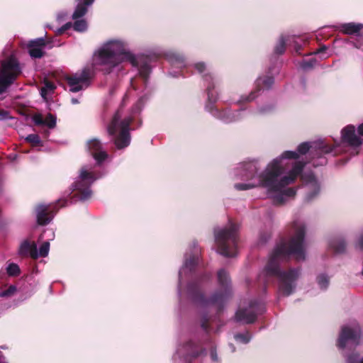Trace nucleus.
<instances>
[{
	"label": "nucleus",
	"instance_id": "28",
	"mask_svg": "<svg viewBox=\"0 0 363 363\" xmlns=\"http://www.w3.org/2000/svg\"><path fill=\"white\" fill-rule=\"evenodd\" d=\"M148 99L149 96H147V94H145L144 95L140 96L132 108L133 113H140L142 111L143 108L144 107L145 103L147 101Z\"/></svg>",
	"mask_w": 363,
	"mask_h": 363
},
{
	"label": "nucleus",
	"instance_id": "45",
	"mask_svg": "<svg viewBox=\"0 0 363 363\" xmlns=\"http://www.w3.org/2000/svg\"><path fill=\"white\" fill-rule=\"evenodd\" d=\"M67 203H68V201L67 200H64V199H60L57 201V203L60 205V207L67 206Z\"/></svg>",
	"mask_w": 363,
	"mask_h": 363
},
{
	"label": "nucleus",
	"instance_id": "23",
	"mask_svg": "<svg viewBox=\"0 0 363 363\" xmlns=\"http://www.w3.org/2000/svg\"><path fill=\"white\" fill-rule=\"evenodd\" d=\"M32 119L34 123L38 125H47L50 128H53L56 125V117L51 113H48L45 119H43L40 113L35 114Z\"/></svg>",
	"mask_w": 363,
	"mask_h": 363
},
{
	"label": "nucleus",
	"instance_id": "38",
	"mask_svg": "<svg viewBox=\"0 0 363 363\" xmlns=\"http://www.w3.org/2000/svg\"><path fill=\"white\" fill-rule=\"evenodd\" d=\"M25 140L35 145H39L41 143L40 138L37 134H30L25 138Z\"/></svg>",
	"mask_w": 363,
	"mask_h": 363
},
{
	"label": "nucleus",
	"instance_id": "1",
	"mask_svg": "<svg viewBox=\"0 0 363 363\" xmlns=\"http://www.w3.org/2000/svg\"><path fill=\"white\" fill-rule=\"evenodd\" d=\"M306 155L308 163L313 164L317 158L312 160L308 152L301 154L296 151L286 150L268 163L264 170L260 171L257 160L245 162L240 164L235 171V177L244 182L236 183L234 188L238 191H247L257 187L265 190L267 196L276 205H283L294 199L298 187L291 186L297 178L301 175L305 191L304 201L311 202L318 197L320 192V185L313 174H301L306 162L296 161L291 168L286 171L287 159H298L300 155Z\"/></svg>",
	"mask_w": 363,
	"mask_h": 363
},
{
	"label": "nucleus",
	"instance_id": "37",
	"mask_svg": "<svg viewBox=\"0 0 363 363\" xmlns=\"http://www.w3.org/2000/svg\"><path fill=\"white\" fill-rule=\"evenodd\" d=\"M16 291V286L11 285L7 289L0 292V297H11L14 295Z\"/></svg>",
	"mask_w": 363,
	"mask_h": 363
},
{
	"label": "nucleus",
	"instance_id": "20",
	"mask_svg": "<svg viewBox=\"0 0 363 363\" xmlns=\"http://www.w3.org/2000/svg\"><path fill=\"white\" fill-rule=\"evenodd\" d=\"M164 56L169 63L177 67L182 68L186 66V58L179 52L169 50L164 53Z\"/></svg>",
	"mask_w": 363,
	"mask_h": 363
},
{
	"label": "nucleus",
	"instance_id": "2",
	"mask_svg": "<svg viewBox=\"0 0 363 363\" xmlns=\"http://www.w3.org/2000/svg\"><path fill=\"white\" fill-rule=\"evenodd\" d=\"M201 264V249L196 241L191 242L179 271L178 296L180 299L186 295L196 306L201 328L208 333L213 330L212 323L216 320L213 313H220L233 295L231 279L228 272L220 269L217 272V283L219 288L208 296L204 289L211 280V275L205 272L192 279L182 290V281L185 277L196 271Z\"/></svg>",
	"mask_w": 363,
	"mask_h": 363
},
{
	"label": "nucleus",
	"instance_id": "17",
	"mask_svg": "<svg viewBox=\"0 0 363 363\" xmlns=\"http://www.w3.org/2000/svg\"><path fill=\"white\" fill-rule=\"evenodd\" d=\"M86 146L98 165H100L108 158L107 152L102 150V145L97 139L94 138L89 140Z\"/></svg>",
	"mask_w": 363,
	"mask_h": 363
},
{
	"label": "nucleus",
	"instance_id": "21",
	"mask_svg": "<svg viewBox=\"0 0 363 363\" xmlns=\"http://www.w3.org/2000/svg\"><path fill=\"white\" fill-rule=\"evenodd\" d=\"M347 243L342 237L331 238L328 242V247L335 254H343L346 252Z\"/></svg>",
	"mask_w": 363,
	"mask_h": 363
},
{
	"label": "nucleus",
	"instance_id": "13",
	"mask_svg": "<svg viewBox=\"0 0 363 363\" xmlns=\"http://www.w3.org/2000/svg\"><path fill=\"white\" fill-rule=\"evenodd\" d=\"M77 6L72 16V18L74 21V22L73 23L71 22H67L61 28H59L56 31L57 35L62 34L65 30L69 29L72 27H73L75 31L79 33L85 32L87 30V23L84 19L82 18L85 16L88 11V8L91 5L85 4L86 1L77 0Z\"/></svg>",
	"mask_w": 363,
	"mask_h": 363
},
{
	"label": "nucleus",
	"instance_id": "18",
	"mask_svg": "<svg viewBox=\"0 0 363 363\" xmlns=\"http://www.w3.org/2000/svg\"><path fill=\"white\" fill-rule=\"evenodd\" d=\"M36 220L39 225H44L48 224L53 218L51 205L38 204L35 209Z\"/></svg>",
	"mask_w": 363,
	"mask_h": 363
},
{
	"label": "nucleus",
	"instance_id": "12",
	"mask_svg": "<svg viewBox=\"0 0 363 363\" xmlns=\"http://www.w3.org/2000/svg\"><path fill=\"white\" fill-rule=\"evenodd\" d=\"M21 73L18 60L11 57L1 62L0 67V94L5 93Z\"/></svg>",
	"mask_w": 363,
	"mask_h": 363
},
{
	"label": "nucleus",
	"instance_id": "29",
	"mask_svg": "<svg viewBox=\"0 0 363 363\" xmlns=\"http://www.w3.org/2000/svg\"><path fill=\"white\" fill-rule=\"evenodd\" d=\"M258 92L259 91L255 88V90L252 91L248 95H242L236 104H242V103L253 101L258 96Z\"/></svg>",
	"mask_w": 363,
	"mask_h": 363
},
{
	"label": "nucleus",
	"instance_id": "48",
	"mask_svg": "<svg viewBox=\"0 0 363 363\" xmlns=\"http://www.w3.org/2000/svg\"><path fill=\"white\" fill-rule=\"evenodd\" d=\"M229 346L231 349V352H234L235 351V347H234V345L233 344H230Z\"/></svg>",
	"mask_w": 363,
	"mask_h": 363
},
{
	"label": "nucleus",
	"instance_id": "26",
	"mask_svg": "<svg viewBox=\"0 0 363 363\" xmlns=\"http://www.w3.org/2000/svg\"><path fill=\"white\" fill-rule=\"evenodd\" d=\"M287 40V36L283 35L280 36L274 47V52L276 54L282 55L285 52L286 43Z\"/></svg>",
	"mask_w": 363,
	"mask_h": 363
},
{
	"label": "nucleus",
	"instance_id": "15",
	"mask_svg": "<svg viewBox=\"0 0 363 363\" xmlns=\"http://www.w3.org/2000/svg\"><path fill=\"white\" fill-rule=\"evenodd\" d=\"M336 30L346 35H354L352 40H350L351 43L357 49L363 51V24L360 23H345L334 26Z\"/></svg>",
	"mask_w": 363,
	"mask_h": 363
},
{
	"label": "nucleus",
	"instance_id": "14",
	"mask_svg": "<svg viewBox=\"0 0 363 363\" xmlns=\"http://www.w3.org/2000/svg\"><path fill=\"white\" fill-rule=\"evenodd\" d=\"M264 304L262 300L251 301L247 306H240L235 315L237 322L244 324L254 323L257 315L264 312Z\"/></svg>",
	"mask_w": 363,
	"mask_h": 363
},
{
	"label": "nucleus",
	"instance_id": "8",
	"mask_svg": "<svg viewBox=\"0 0 363 363\" xmlns=\"http://www.w3.org/2000/svg\"><path fill=\"white\" fill-rule=\"evenodd\" d=\"M131 121L132 118L130 116L123 117L122 111L118 109L108 125V133L113 136L117 149H123L130 145L131 140L130 125Z\"/></svg>",
	"mask_w": 363,
	"mask_h": 363
},
{
	"label": "nucleus",
	"instance_id": "30",
	"mask_svg": "<svg viewBox=\"0 0 363 363\" xmlns=\"http://www.w3.org/2000/svg\"><path fill=\"white\" fill-rule=\"evenodd\" d=\"M55 89V86L50 82L46 81L45 82L44 86L40 89V95L44 99H46L47 96L52 93Z\"/></svg>",
	"mask_w": 363,
	"mask_h": 363
},
{
	"label": "nucleus",
	"instance_id": "10",
	"mask_svg": "<svg viewBox=\"0 0 363 363\" xmlns=\"http://www.w3.org/2000/svg\"><path fill=\"white\" fill-rule=\"evenodd\" d=\"M363 343V334L359 323L352 321L341 327L337 339V347L345 350L355 348Z\"/></svg>",
	"mask_w": 363,
	"mask_h": 363
},
{
	"label": "nucleus",
	"instance_id": "4",
	"mask_svg": "<svg viewBox=\"0 0 363 363\" xmlns=\"http://www.w3.org/2000/svg\"><path fill=\"white\" fill-rule=\"evenodd\" d=\"M94 62L101 67L105 74L118 69L123 62H129L138 71V76L130 79V86L135 91L146 87L152 72L147 60L130 50L128 41L123 38H111L104 41L94 53Z\"/></svg>",
	"mask_w": 363,
	"mask_h": 363
},
{
	"label": "nucleus",
	"instance_id": "47",
	"mask_svg": "<svg viewBox=\"0 0 363 363\" xmlns=\"http://www.w3.org/2000/svg\"><path fill=\"white\" fill-rule=\"evenodd\" d=\"M71 103H72V104H79V99H77V98H72V99H71Z\"/></svg>",
	"mask_w": 363,
	"mask_h": 363
},
{
	"label": "nucleus",
	"instance_id": "24",
	"mask_svg": "<svg viewBox=\"0 0 363 363\" xmlns=\"http://www.w3.org/2000/svg\"><path fill=\"white\" fill-rule=\"evenodd\" d=\"M274 77L271 76H260L255 81V88L260 91L261 90L269 89L274 84Z\"/></svg>",
	"mask_w": 363,
	"mask_h": 363
},
{
	"label": "nucleus",
	"instance_id": "3",
	"mask_svg": "<svg viewBox=\"0 0 363 363\" xmlns=\"http://www.w3.org/2000/svg\"><path fill=\"white\" fill-rule=\"evenodd\" d=\"M306 225L302 218L295 217L290 226V238L281 240L277 244L269 257L268 262L259 280L264 285L273 281L274 278L278 279V296H289L294 293L296 281L301 275L300 268H291L288 271L281 269V264L289 260L291 256H294L298 261L306 259L304 240Z\"/></svg>",
	"mask_w": 363,
	"mask_h": 363
},
{
	"label": "nucleus",
	"instance_id": "34",
	"mask_svg": "<svg viewBox=\"0 0 363 363\" xmlns=\"http://www.w3.org/2000/svg\"><path fill=\"white\" fill-rule=\"evenodd\" d=\"M55 238V232L52 229H46L44 230V232L40 235L39 240H43L44 239H46L45 241H50L52 240Z\"/></svg>",
	"mask_w": 363,
	"mask_h": 363
},
{
	"label": "nucleus",
	"instance_id": "27",
	"mask_svg": "<svg viewBox=\"0 0 363 363\" xmlns=\"http://www.w3.org/2000/svg\"><path fill=\"white\" fill-rule=\"evenodd\" d=\"M316 281L321 290H325L329 286V277L325 273L319 274L316 277Z\"/></svg>",
	"mask_w": 363,
	"mask_h": 363
},
{
	"label": "nucleus",
	"instance_id": "33",
	"mask_svg": "<svg viewBox=\"0 0 363 363\" xmlns=\"http://www.w3.org/2000/svg\"><path fill=\"white\" fill-rule=\"evenodd\" d=\"M7 274L11 277H16L20 274L21 270L17 264L10 263L6 267Z\"/></svg>",
	"mask_w": 363,
	"mask_h": 363
},
{
	"label": "nucleus",
	"instance_id": "36",
	"mask_svg": "<svg viewBox=\"0 0 363 363\" xmlns=\"http://www.w3.org/2000/svg\"><path fill=\"white\" fill-rule=\"evenodd\" d=\"M208 347H209V350H210V357H211V361L215 363H220V358L218 357V355L216 352V349L214 347V345L211 342L209 344V346H208Z\"/></svg>",
	"mask_w": 363,
	"mask_h": 363
},
{
	"label": "nucleus",
	"instance_id": "32",
	"mask_svg": "<svg viewBox=\"0 0 363 363\" xmlns=\"http://www.w3.org/2000/svg\"><path fill=\"white\" fill-rule=\"evenodd\" d=\"M345 355L347 363H363V356L360 357L357 352H352Z\"/></svg>",
	"mask_w": 363,
	"mask_h": 363
},
{
	"label": "nucleus",
	"instance_id": "31",
	"mask_svg": "<svg viewBox=\"0 0 363 363\" xmlns=\"http://www.w3.org/2000/svg\"><path fill=\"white\" fill-rule=\"evenodd\" d=\"M252 338V336L249 333V332H245L243 333H236L234 335L235 340L241 344H247Z\"/></svg>",
	"mask_w": 363,
	"mask_h": 363
},
{
	"label": "nucleus",
	"instance_id": "43",
	"mask_svg": "<svg viewBox=\"0 0 363 363\" xmlns=\"http://www.w3.org/2000/svg\"><path fill=\"white\" fill-rule=\"evenodd\" d=\"M10 118H11V117L10 116L9 111L4 109H0V120L4 121Z\"/></svg>",
	"mask_w": 363,
	"mask_h": 363
},
{
	"label": "nucleus",
	"instance_id": "7",
	"mask_svg": "<svg viewBox=\"0 0 363 363\" xmlns=\"http://www.w3.org/2000/svg\"><path fill=\"white\" fill-rule=\"evenodd\" d=\"M238 225L230 222L223 228L214 230L215 244L218 253L226 257H233L238 255Z\"/></svg>",
	"mask_w": 363,
	"mask_h": 363
},
{
	"label": "nucleus",
	"instance_id": "40",
	"mask_svg": "<svg viewBox=\"0 0 363 363\" xmlns=\"http://www.w3.org/2000/svg\"><path fill=\"white\" fill-rule=\"evenodd\" d=\"M315 63H316L315 59H311L309 60H303L301 64V67L303 69L307 70V69L313 68L314 67V65H315Z\"/></svg>",
	"mask_w": 363,
	"mask_h": 363
},
{
	"label": "nucleus",
	"instance_id": "5",
	"mask_svg": "<svg viewBox=\"0 0 363 363\" xmlns=\"http://www.w3.org/2000/svg\"><path fill=\"white\" fill-rule=\"evenodd\" d=\"M345 143L353 149L352 154H357V150L363 143V123L357 129L353 125H348L341 130V141L334 140L333 145L329 144L325 140L320 139L314 141L304 142L298 146V150L301 154L309 153L313 161L314 166H323L327 164L326 155L331 154L333 156L342 152L341 144Z\"/></svg>",
	"mask_w": 363,
	"mask_h": 363
},
{
	"label": "nucleus",
	"instance_id": "41",
	"mask_svg": "<svg viewBox=\"0 0 363 363\" xmlns=\"http://www.w3.org/2000/svg\"><path fill=\"white\" fill-rule=\"evenodd\" d=\"M328 47L326 45H322L319 49H318L316 51L313 52L315 55L322 54L323 58L325 59L328 57V55H327L325 52L328 50Z\"/></svg>",
	"mask_w": 363,
	"mask_h": 363
},
{
	"label": "nucleus",
	"instance_id": "22",
	"mask_svg": "<svg viewBox=\"0 0 363 363\" xmlns=\"http://www.w3.org/2000/svg\"><path fill=\"white\" fill-rule=\"evenodd\" d=\"M19 254L21 255H29L31 257L36 259L38 257L37 245L35 242H30L24 240L21 242L19 247Z\"/></svg>",
	"mask_w": 363,
	"mask_h": 363
},
{
	"label": "nucleus",
	"instance_id": "44",
	"mask_svg": "<svg viewBox=\"0 0 363 363\" xmlns=\"http://www.w3.org/2000/svg\"><path fill=\"white\" fill-rule=\"evenodd\" d=\"M0 363H9L6 357L0 351Z\"/></svg>",
	"mask_w": 363,
	"mask_h": 363
},
{
	"label": "nucleus",
	"instance_id": "9",
	"mask_svg": "<svg viewBox=\"0 0 363 363\" xmlns=\"http://www.w3.org/2000/svg\"><path fill=\"white\" fill-rule=\"evenodd\" d=\"M103 177L100 172H96L92 165L83 166L78 177L71 186L72 191H74V196L81 201L89 199L92 196L91 184L98 179Z\"/></svg>",
	"mask_w": 363,
	"mask_h": 363
},
{
	"label": "nucleus",
	"instance_id": "42",
	"mask_svg": "<svg viewBox=\"0 0 363 363\" xmlns=\"http://www.w3.org/2000/svg\"><path fill=\"white\" fill-rule=\"evenodd\" d=\"M271 234L270 233H261L259 235V242L261 244L265 243L269 238H270Z\"/></svg>",
	"mask_w": 363,
	"mask_h": 363
},
{
	"label": "nucleus",
	"instance_id": "11",
	"mask_svg": "<svg viewBox=\"0 0 363 363\" xmlns=\"http://www.w3.org/2000/svg\"><path fill=\"white\" fill-rule=\"evenodd\" d=\"M206 347L196 340H189L179 344L172 357L174 363H191L206 354Z\"/></svg>",
	"mask_w": 363,
	"mask_h": 363
},
{
	"label": "nucleus",
	"instance_id": "19",
	"mask_svg": "<svg viewBox=\"0 0 363 363\" xmlns=\"http://www.w3.org/2000/svg\"><path fill=\"white\" fill-rule=\"evenodd\" d=\"M45 45V41L43 37L30 40L27 46L30 57L33 58L42 57L44 55L43 48Z\"/></svg>",
	"mask_w": 363,
	"mask_h": 363
},
{
	"label": "nucleus",
	"instance_id": "16",
	"mask_svg": "<svg viewBox=\"0 0 363 363\" xmlns=\"http://www.w3.org/2000/svg\"><path fill=\"white\" fill-rule=\"evenodd\" d=\"M91 78V72L89 68H84L66 77V80L72 92H78L87 88L90 84Z\"/></svg>",
	"mask_w": 363,
	"mask_h": 363
},
{
	"label": "nucleus",
	"instance_id": "39",
	"mask_svg": "<svg viewBox=\"0 0 363 363\" xmlns=\"http://www.w3.org/2000/svg\"><path fill=\"white\" fill-rule=\"evenodd\" d=\"M354 247L363 251V229L359 232L356 238Z\"/></svg>",
	"mask_w": 363,
	"mask_h": 363
},
{
	"label": "nucleus",
	"instance_id": "6",
	"mask_svg": "<svg viewBox=\"0 0 363 363\" xmlns=\"http://www.w3.org/2000/svg\"><path fill=\"white\" fill-rule=\"evenodd\" d=\"M194 67L199 74H202L206 83L207 94V102L205 106L206 111L214 118L225 123L238 121L245 118L247 111L245 108H240L233 111L230 109L218 110L214 106V104L218 99L217 88L220 84L219 78L209 72V69L204 62H196L194 65Z\"/></svg>",
	"mask_w": 363,
	"mask_h": 363
},
{
	"label": "nucleus",
	"instance_id": "46",
	"mask_svg": "<svg viewBox=\"0 0 363 363\" xmlns=\"http://www.w3.org/2000/svg\"><path fill=\"white\" fill-rule=\"evenodd\" d=\"M65 16H67L66 13H58L57 16V21H62Z\"/></svg>",
	"mask_w": 363,
	"mask_h": 363
},
{
	"label": "nucleus",
	"instance_id": "25",
	"mask_svg": "<svg viewBox=\"0 0 363 363\" xmlns=\"http://www.w3.org/2000/svg\"><path fill=\"white\" fill-rule=\"evenodd\" d=\"M274 104H267L261 106H258L255 111L250 110L248 111V113L250 114H257L263 116L271 113L274 110Z\"/></svg>",
	"mask_w": 363,
	"mask_h": 363
},
{
	"label": "nucleus",
	"instance_id": "35",
	"mask_svg": "<svg viewBox=\"0 0 363 363\" xmlns=\"http://www.w3.org/2000/svg\"><path fill=\"white\" fill-rule=\"evenodd\" d=\"M50 250V242L45 241L38 251V257H45L48 256Z\"/></svg>",
	"mask_w": 363,
	"mask_h": 363
}]
</instances>
